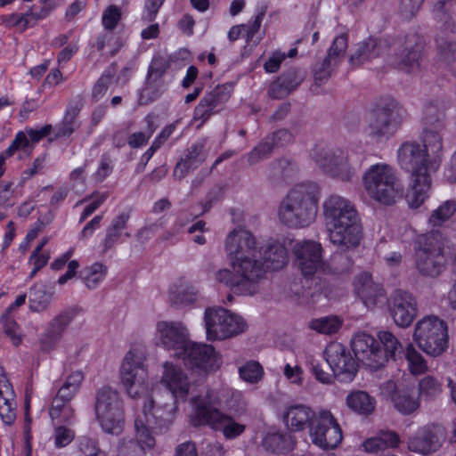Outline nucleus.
Listing matches in <instances>:
<instances>
[{"mask_svg": "<svg viewBox=\"0 0 456 456\" xmlns=\"http://www.w3.org/2000/svg\"><path fill=\"white\" fill-rule=\"evenodd\" d=\"M346 405L354 412L368 416L374 411L376 401L364 391H354L346 399Z\"/></svg>", "mask_w": 456, "mask_h": 456, "instance_id": "obj_36", "label": "nucleus"}, {"mask_svg": "<svg viewBox=\"0 0 456 456\" xmlns=\"http://www.w3.org/2000/svg\"><path fill=\"white\" fill-rule=\"evenodd\" d=\"M444 439L442 427L428 425L419 429L408 439V448L411 452L427 455L436 452Z\"/></svg>", "mask_w": 456, "mask_h": 456, "instance_id": "obj_25", "label": "nucleus"}, {"mask_svg": "<svg viewBox=\"0 0 456 456\" xmlns=\"http://www.w3.org/2000/svg\"><path fill=\"white\" fill-rule=\"evenodd\" d=\"M388 313L396 326L409 327L418 315V302L409 291L395 290L388 299Z\"/></svg>", "mask_w": 456, "mask_h": 456, "instance_id": "obj_16", "label": "nucleus"}, {"mask_svg": "<svg viewBox=\"0 0 456 456\" xmlns=\"http://www.w3.org/2000/svg\"><path fill=\"white\" fill-rule=\"evenodd\" d=\"M5 391L0 389V418L6 426H12L16 420V401L10 384L4 385Z\"/></svg>", "mask_w": 456, "mask_h": 456, "instance_id": "obj_39", "label": "nucleus"}, {"mask_svg": "<svg viewBox=\"0 0 456 456\" xmlns=\"http://www.w3.org/2000/svg\"><path fill=\"white\" fill-rule=\"evenodd\" d=\"M161 384L171 393V399L184 400L188 395L191 382L183 368L171 362H165Z\"/></svg>", "mask_w": 456, "mask_h": 456, "instance_id": "obj_27", "label": "nucleus"}, {"mask_svg": "<svg viewBox=\"0 0 456 456\" xmlns=\"http://www.w3.org/2000/svg\"><path fill=\"white\" fill-rule=\"evenodd\" d=\"M379 342L383 345V355L386 356V362L392 359H401L403 354V347L398 338L388 330H380L378 333Z\"/></svg>", "mask_w": 456, "mask_h": 456, "instance_id": "obj_41", "label": "nucleus"}, {"mask_svg": "<svg viewBox=\"0 0 456 456\" xmlns=\"http://www.w3.org/2000/svg\"><path fill=\"white\" fill-rule=\"evenodd\" d=\"M342 325V322L337 316H326L319 319H314L309 322V327L324 335H332L337 333Z\"/></svg>", "mask_w": 456, "mask_h": 456, "instance_id": "obj_51", "label": "nucleus"}, {"mask_svg": "<svg viewBox=\"0 0 456 456\" xmlns=\"http://www.w3.org/2000/svg\"><path fill=\"white\" fill-rule=\"evenodd\" d=\"M158 338L167 350H172L176 357L184 353V348L189 344V331L180 322H159L157 324Z\"/></svg>", "mask_w": 456, "mask_h": 456, "instance_id": "obj_23", "label": "nucleus"}, {"mask_svg": "<svg viewBox=\"0 0 456 456\" xmlns=\"http://www.w3.org/2000/svg\"><path fill=\"white\" fill-rule=\"evenodd\" d=\"M362 184L370 199L392 205L403 194V185L396 170L387 163L371 165L362 175Z\"/></svg>", "mask_w": 456, "mask_h": 456, "instance_id": "obj_7", "label": "nucleus"}, {"mask_svg": "<svg viewBox=\"0 0 456 456\" xmlns=\"http://www.w3.org/2000/svg\"><path fill=\"white\" fill-rule=\"evenodd\" d=\"M322 251L321 244L314 240H304L295 244L293 248L295 261L305 277L326 272Z\"/></svg>", "mask_w": 456, "mask_h": 456, "instance_id": "obj_17", "label": "nucleus"}, {"mask_svg": "<svg viewBox=\"0 0 456 456\" xmlns=\"http://www.w3.org/2000/svg\"><path fill=\"white\" fill-rule=\"evenodd\" d=\"M395 65L398 69L408 74L420 70L424 43L417 34L408 35L403 41L394 44Z\"/></svg>", "mask_w": 456, "mask_h": 456, "instance_id": "obj_15", "label": "nucleus"}, {"mask_svg": "<svg viewBox=\"0 0 456 456\" xmlns=\"http://www.w3.org/2000/svg\"><path fill=\"white\" fill-rule=\"evenodd\" d=\"M232 271L229 269H221L215 273V279L225 284L234 293L252 296L260 290V283L264 280L249 270L240 273L234 266H231Z\"/></svg>", "mask_w": 456, "mask_h": 456, "instance_id": "obj_21", "label": "nucleus"}, {"mask_svg": "<svg viewBox=\"0 0 456 456\" xmlns=\"http://www.w3.org/2000/svg\"><path fill=\"white\" fill-rule=\"evenodd\" d=\"M49 416L57 423L72 424L75 419V411L71 402L54 396L49 408Z\"/></svg>", "mask_w": 456, "mask_h": 456, "instance_id": "obj_40", "label": "nucleus"}, {"mask_svg": "<svg viewBox=\"0 0 456 456\" xmlns=\"http://www.w3.org/2000/svg\"><path fill=\"white\" fill-rule=\"evenodd\" d=\"M75 316V310L68 309L61 312L49 322L41 338V348L43 351L49 352L56 346Z\"/></svg>", "mask_w": 456, "mask_h": 456, "instance_id": "obj_28", "label": "nucleus"}, {"mask_svg": "<svg viewBox=\"0 0 456 456\" xmlns=\"http://www.w3.org/2000/svg\"><path fill=\"white\" fill-rule=\"evenodd\" d=\"M262 444L265 450L273 453H287L293 450L295 440L289 432H269Z\"/></svg>", "mask_w": 456, "mask_h": 456, "instance_id": "obj_34", "label": "nucleus"}, {"mask_svg": "<svg viewBox=\"0 0 456 456\" xmlns=\"http://www.w3.org/2000/svg\"><path fill=\"white\" fill-rule=\"evenodd\" d=\"M335 67L333 62L326 58L321 63L316 64L313 71L314 85L322 86L326 83L331 77Z\"/></svg>", "mask_w": 456, "mask_h": 456, "instance_id": "obj_59", "label": "nucleus"}, {"mask_svg": "<svg viewBox=\"0 0 456 456\" xmlns=\"http://www.w3.org/2000/svg\"><path fill=\"white\" fill-rule=\"evenodd\" d=\"M198 298V290L191 285H179L169 293L170 302L176 306L193 304Z\"/></svg>", "mask_w": 456, "mask_h": 456, "instance_id": "obj_43", "label": "nucleus"}, {"mask_svg": "<svg viewBox=\"0 0 456 456\" xmlns=\"http://www.w3.org/2000/svg\"><path fill=\"white\" fill-rule=\"evenodd\" d=\"M238 371L240 378L248 384H256L259 382L264 376L263 366L255 360L246 362L239 367Z\"/></svg>", "mask_w": 456, "mask_h": 456, "instance_id": "obj_50", "label": "nucleus"}, {"mask_svg": "<svg viewBox=\"0 0 456 456\" xmlns=\"http://www.w3.org/2000/svg\"><path fill=\"white\" fill-rule=\"evenodd\" d=\"M313 159L327 175L350 182L360 171L364 157L354 150L318 148L314 150Z\"/></svg>", "mask_w": 456, "mask_h": 456, "instance_id": "obj_8", "label": "nucleus"}, {"mask_svg": "<svg viewBox=\"0 0 456 456\" xmlns=\"http://www.w3.org/2000/svg\"><path fill=\"white\" fill-rule=\"evenodd\" d=\"M224 250L230 266H234L240 273L249 270L265 278L263 263L257 258L260 247L250 231L240 226L232 230L224 240Z\"/></svg>", "mask_w": 456, "mask_h": 456, "instance_id": "obj_6", "label": "nucleus"}, {"mask_svg": "<svg viewBox=\"0 0 456 456\" xmlns=\"http://www.w3.org/2000/svg\"><path fill=\"white\" fill-rule=\"evenodd\" d=\"M442 383L433 376L424 377L419 383V395L426 399H434L442 392Z\"/></svg>", "mask_w": 456, "mask_h": 456, "instance_id": "obj_55", "label": "nucleus"}, {"mask_svg": "<svg viewBox=\"0 0 456 456\" xmlns=\"http://www.w3.org/2000/svg\"><path fill=\"white\" fill-rule=\"evenodd\" d=\"M168 68L169 63L165 58L155 56L149 66L147 76L163 79Z\"/></svg>", "mask_w": 456, "mask_h": 456, "instance_id": "obj_63", "label": "nucleus"}, {"mask_svg": "<svg viewBox=\"0 0 456 456\" xmlns=\"http://www.w3.org/2000/svg\"><path fill=\"white\" fill-rule=\"evenodd\" d=\"M347 46L348 38L346 34L336 37L328 51V55L325 58L332 61L333 66H338L342 61Z\"/></svg>", "mask_w": 456, "mask_h": 456, "instance_id": "obj_54", "label": "nucleus"}, {"mask_svg": "<svg viewBox=\"0 0 456 456\" xmlns=\"http://www.w3.org/2000/svg\"><path fill=\"white\" fill-rule=\"evenodd\" d=\"M290 93L281 75L268 87V95L273 99H283Z\"/></svg>", "mask_w": 456, "mask_h": 456, "instance_id": "obj_64", "label": "nucleus"}, {"mask_svg": "<svg viewBox=\"0 0 456 456\" xmlns=\"http://www.w3.org/2000/svg\"><path fill=\"white\" fill-rule=\"evenodd\" d=\"M354 290L368 308L374 307L386 297L383 286L374 281L372 276L368 273H360L355 277Z\"/></svg>", "mask_w": 456, "mask_h": 456, "instance_id": "obj_29", "label": "nucleus"}, {"mask_svg": "<svg viewBox=\"0 0 456 456\" xmlns=\"http://www.w3.org/2000/svg\"><path fill=\"white\" fill-rule=\"evenodd\" d=\"M405 358L412 374L419 375L427 370L428 366L424 358L411 344H409L405 349Z\"/></svg>", "mask_w": 456, "mask_h": 456, "instance_id": "obj_52", "label": "nucleus"}, {"mask_svg": "<svg viewBox=\"0 0 456 456\" xmlns=\"http://www.w3.org/2000/svg\"><path fill=\"white\" fill-rule=\"evenodd\" d=\"M164 80L147 76L145 85L142 90L141 97L149 102L158 99L165 91Z\"/></svg>", "mask_w": 456, "mask_h": 456, "instance_id": "obj_53", "label": "nucleus"}, {"mask_svg": "<svg viewBox=\"0 0 456 456\" xmlns=\"http://www.w3.org/2000/svg\"><path fill=\"white\" fill-rule=\"evenodd\" d=\"M95 414L102 430L111 435H119L124 427L123 405L118 393L110 387L98 390Z\"/></svg>", "mask_w": 456, "mask_h": 456, "instance_id": "obj_12", "label": "nucleus"}, {"mask_svg": "<svg viewBox=\"0 0 456 456\" xmlns=\"http://www.w3.org/2000/svg\"><path fill=\"white\" fill-rule=\"evenodd\" d=\"M142 352L130 350L125 356L121 369V382L128 395L132 398L140 397L147 392L148 371Z\"/></svg>", "mask_w": 456, "mask_h": 456, "instance_id": "obj_14", "label": "nucleus"}, {"mask_svg": "<svg viewBox=\"0 0 456 456\" xmlns=\"http://www.w3.org/2000/svg\"><path fill=\"white\" fill-rule=\"evenodd\" d=\"M320 197L321 188L316 183L296 184L281 203L280 220L292 228L309 226L315 220Z\"/></svg>", "mask_w": 456, "mask_h": 456, "instance_id": "obj_5", "label": "nucleus"}, {"mask_svg": "<svg viewBox=\"0 0 456 456\" xmlns=\"http://www.w3.org/2000/svg\"><path fill=\"white\" fill-rule=\"evenodd\" d=\"M456 211V203L452 200H447L435 209L429 218L428 224L432 231H436L447 222Z\"/></svg>", "mask_w": 456, "mask_h": 456, "instance_id": "obj_44", "label": "nucleus"}, {"mask_svg": "<svg viewBox=\"0 0 456 456\" xmlns=\"http://www.w3.org/2000/svg\"><path fill=\"white\" fill-rule=\"evenodd\" d=\"M445 237L440 231H430L419 236L415 243V265L426 277L435 278L444 269Z\"/></svg>", "mask_w": 456, "mask_h": 456, "instance_id": "obj_10", "label": "nucleus"}, {"mask_svg": "<svg viewBox=\"0 0 456 456\" xmlns=\"http://www.w3.org/2000/svg\"><path fill=\"white\" fill-rule=\"evenodd\" d=\"M395 407L403 414H411L419 408V401L407 390H398L392 397Z\"/></svg>", "mask_w": 456, "mask_h": 456, "instance_id": "obj_49", "label": "nucleus"}, {"mask_svg": "<svg viewBox=\"0 0 456 456\" xmlns=\"http://www.w3.org/2000/svg\"><path fill=\"white\" fill-rule=\"evenodd\" d=\"M207 336L208 339L223 340L243 333L247 322L239 314L223 307H208L204 315Z\"/></svg>", "mask_w": 456, "mask_h": 456, "instance_id": "obj_13", "label": "nucleus"}, {"mask_svg": "<svg viewBox=\"0 0 456 456\" xmlns=\"http://www.w3.org/2000/svg\"><path fill=\"white\" fill-rule=\"evenodd\" d=\"M425 122L427 126L423 130L420 145L430 159L429 165L438 169L443 159V137L440 131L444 126L439 118L434 119L426 116Z\"/></svg>", "mask_w": 456, "mask_h": 456, "instance_id": "obj_24", "label": "nucleus"}, {"mask_svg": "<svg viewBox=\"0 0 456 456\" xmlns=\"http://www.w3.org/2000/svg\"><path fill=\"white\" fill-rule=\"evenodd\" d=\"M116 72L117 66L115 63H112L103 71L101 77L96 80L92 89V99L94 102L100 101L105 95Z\"/></svg>", "mask_w": 456, "mask_h": 456, "instance_id": "obj_46", "label": "nucleus"}, {"mask_svg": "<svg viewBox=\"0 0 456 456\" xmlns=\"http://www.w3.org/2000/svg\"><path fill=\"white\" fill-rule=\"evenodd\" d=\"M109 194L108 192L103 193H94L91 196L86 197L82 200L78 201L77 205L84 203L90 199H94V201L89 204L81 214L79 218V223L84 222L89 216H91L100 206L107 200Z\"/></svg>", "mask_w": 456, "mask_h": 456, "instance_id": "obj_61", "label": "nucleus"}, {"mask_svg": "<svg viewBox=\"0 0 456 456\" xmlns=\"http://www.w3.org/2000/svg\"><path fill=\"white\" fill-rule=\"evenodd\" d=\"M130 219L129 212H122L113 217L110 225L106 229V235L102 241V252L106 253L112 249L123 234V231L127 227Z\"/></svg>", "mask_w": 456, "mask_h": 456, "instance_id": "obj_33", "label": "nucleus"}, {"mask_svg": "<svg viewBox=\"0 0 456 456\" xmlns=\"http://www.w3.org/2000/svg\"><path fill=\"white\" fill-rule=\"evenodd\" d=\"M245 428V425L237 422L231 416L222 413L214 429L222 431L227 439H234L240 436Z\"/></svg>", "mask_w": 456, "mask_h": 456, "instance_id": "obj_45", "label": "nucleus"}, {"mask_svg": "<svg viewBox=\"0 0 456 456\" xmlns=\"http://www.w3.org/2000/svg\"><path fill=\"white\" fill-rule=\"evenodd\" d=\"M282 418L289 431L300 432L308 428L311 442L322 450L334 449L342 442V429L327 409L314 411L306 404H290L284 408Z\"/></svg>", "mask_w": 456, "mask_h": 456, "instance_id": "obj_1", "label": "nucleus"}, {"mask_svg": "<svg viewBox=\"0 0 456 456\" xmlns=\"http://www.w3.org/2000/svg\"><path fill=\"white\" fill-rule=\"evenodd\" d=\"M352 350L357 361L371 370H377L386 363V356L378 341L370 334L358 332L351 340Z\"/></svg>", "mask_w": 456, "mask_h": 456, "instance_id": "obj_19", "label": "nucleus"}, {"mask_svg": "<svg viewBox=\"0 0 456 456\" xmlns=\"http://www.w3.org/2000/svg\"><path fill=\"white\" fill-rule=\"evenodd\" d=\"M178 358L191 369L204 371L216 370L220 366V359L211 345L190 341Z\"/></svg>", "mask_w": 456, "mask_h": 456, "instance_id": "obj_22", "label": "nucleus"}, {"mask_svg": "<svg viewBox=\"0 0 456 456\" xmlns=\"http://www.w3.org/2000/svg\"><path fill=\"white\" fill-rule=\"evenodd\" d=\"M272 145L265 138L256 146H255L250 152L247 155V160L249 166H254L260 161L269 158L273 151Z\"/></svg>", "mask_w": 456, "mask_h": 456, "instance_id": "obj_57", "label": "nucleus"}, {"mask_svg": "<svg viewBox=\"0 0 456 456\" xmlns=\"http://www.w3.org/2000/svg\"><path fill=\"white\" fill-rule=\"evenodd\" d=\"M430 159L417 142H405L397 150L400 167L410 173V187L406 200L411 208H419L428 198L431 188V175L436 167L429 165Z\"/></svg>", "mask_w": 456, "mask_h": 456, "instance_id": "obj_4", "label": "nucleus"}, {"mask_svg": "<svg viewBox=\"0 0 456 456\" xmlns=\"http://www.w3.org/2000/svg\"><path fill=\"white\" fill-rule=\"evenodd\" d=\"M220 404L221 399L215 391H208L204 396L193 398L191 424L194 427L208 426L214 429L223 413L217 409Z\"/></svg>", "mask_w": 456, "mask_h": 456, "instance_id": "obj_18", "label": "nucleus"}, {"mask_svg": "<svg viewBox=\"0 0 456 456\" xmlns=\"http://www.w3.org/2000/svg\"><path fill=\"white\" fill-rule=\"evenodd\" d=\"M232 89V86L229 84L217 86L200 99L193 111V119L200 121L198 127H200L214 113L216 112V108L229 100Z\"/></svg>", "mask_w": 456, "mask_h": 456, "instance_id": "obj_26", "label": "nucleus"}, {"mask_svg": "<svg viewBox=\"0 0 456 456\" xmlns=\"http://www.w3.org/2000/svg\"><path fill=\"white\" fill-rule=\"evenodd\" d=\"M206 140L201 139L191 144L184 156L177 162L173 175L178 180L184 178L191 171L197 169L207 158L205 151Z\"/></svg>", "mask_w": 456, "mask_h": 456, "instance_id": "obj_30", "label": "nucleus"}, {"mask_svg": "<svg viewBox=\"0 0 456 456\" xmlns=\"http://www.w3.org/2000/svg\"><path fill=\"white\" fill-rule=\"evenodd\" d=\"M83 380L84 374L82 371H73L58 389L55 397L71 402L78 392Z\"/></svg>", "mask_w": 456, "mask_h": 456, "instance_id": "obj_42", "label": "nucleus"}, {"mask_svg": "<svg viewBox=\"0 0 456 456\" xmlns=\"http://www.w3.org/2000/svg\"><path fill=\"white\" fill-rule=\"evenodd\" d=\"M323 216L330 242L341 250L356 248L362 239V224L349 199L331 194L323 201Z\"/></svg>", "mask_w": 456, "mask_h": 456, "instance_id": "obj_2", "label": "nucleus"}, {"mask_svg": "<svg viewBox=\"0 0 456 456\" xmlns=\"http://www.w3.org/2000/svg\"><path fill=\"white\" fill-rule=\"evenodd\" d=\"M175 411L174 401L160 405L156 404L155 398H146L142 406V414L138 415L134 420L137 442L132 439H122L118 446V456H135L146 449L153 448L155 438L151 432L156 434L166 432L173 423Z\"/></svg>", "mask_w": 456, "mask_h": 456, "instance_id": "obj_3", "label": "nucleus"}, {"mask_svg": "<svg viewBox=\"0 0 456 456\" xmlns=\"http://www.w3.org/2000/svg\"><path fill=\"white\" fill-rule=\"evenodd\" d=\"M80 102H70L66 109L62 121L55 127V137H69L78 127L77 116L81 110Z\"/></svg>", "mask_w": 456, "mask_h": 456, "instance_id": "obj_35", "label": "nucleus"}, {"mask_svg": "<svg viewBox=\"0 0 456 456\" xmlns=\"http://www.w3.org/2000/svg\"><path fill=\"white\" fill-rule=\"evenodd\" d=\"M387 42L383 39L369 37L359 43L350 57L353 65L359 66L377 57L383 56L387 49Z\"/></svg>", "mask_w": 456, "mask_h": 456, "instance_id": "obj_31", "label": "nucleus"}, {"mask_svg": "<svg viewBox=\"0 0 456 456\" xmlns=\"http://www.w3.org/2000/svg\"><path fill=\"white\" fill-rule=\"evenodd\" d=\"M400 443V438L395 432L382 431L379 436L365 440L362 444L364 451L376 453L387 448H395Z\"/></svg>", "mask_w": 456, "mask_h": 456, "instance_id": "obj_38", "label": "nucleus"}, {"mask_svg": "<svg viewBox=\"0 0 456 456\" xmlns=\"http://www.w3.org/2000/svg\"><path fill=\"white\" fill-rule=\"evenodd\" d=\"M413 339L427 354L438 356L448 346L447 325L436 316H426L416 323Z\"/></svg>", "mask_w": 456, "mask_h": 456, "instance_id": "obj_11", "label": "nucleus"}, {"mask_svg": "<svg viewBox=\"0 0 456 456\" xmlns=\"http://www.w3.org/2000/svg\"><path fill=\"white\" fill-rule=\"evenodd\" d=\"M1 322L3 323L4 333L11 338L12 343L18 346L21 343L22 338L17 322L7 315L1 317Z\"/></svg>", "mask_w": 456, "mask_h": 456, "instance_id": "obj_60", "label": "nucleus"}, {"mask_svg": "<svg viewBox=\"0 0 456 456\" xmlns=\"http://www.w3.org/2000/svg\"><path fill=\"white\" fill-rule=\"evenodd\" d=\"M107 267L102 263H94L81 272V277L86 286L90 289H95L105 278Z\"/></svg>", "mask_w": 456, "mask_h": 456, "instance_id": "obj_47", "label": "nucleus"}, {"mask_svg": "<svg viewBox=\"0 0 456 456\" xmlns=\"http://www.w3.org/2000/svg\"><path fill=\"white\" fill-rule=\"evenodd\" d=\"M405 114L395 99H382L369 114L365 134L374 142L387 140L399 129Z\"/></svg>", "mask_w": 456, "mask_h": 456, "instance_id": "obj_9", "label": "nucleus"}, {"mask_svg": "<svg viewBox=\"0 0 456 456\" xmlns=\"http://www.w3.org/2000/svg\"><path fill=\"white\" fill-rule=\"evenodd\" d=\"M121 20V11L116 5L109 6L102 14V25L105 29L112 30Z\"/></svg>", "mask_w": 456, "mask_h": 456, "instance_id": "obj_62", "label": "nucleus"}, {"mask_svg": "<svg viewBox=\"0 0 456 456\" xmlns=\"http://www.w3.org/2000/svg\"><path fill=\"white\" fill-rule=\"evenodd\" d=\"M53 291L45 284H34L29 289L28 303L33 312L45 311L50 305Z\"/></svg>", "mask_w": 456, "mask_h": 456, "instance_id": "obj_37", "label": "nucleus"}, {"mask_svg": "<svg viewBox=\"0 0 456 456\" xmlns=\"http://www.w3.org/2000/svg\"><path fill=\"white\" fill-rule=\"evenodd\" d=\"M34 145L32 144L28 135L24 132H19L10 146L6 149L5 154L11 157L18 150H22L27 154H30L33 151Z\"/></svg>", "mask_w": 456, "mask_h": 456, "instance_id": "obj_58", "label": "nucleus"}, {"mask_svg": "<svg viewBox=\"0 0 456 456\" xmlns=\"http://www.w3.org/2000/svg\"><path fill=\"white\" fill-rule=\"evenodd\" d=\"M144 121L146 123L144 131L133 133L128 137L127 142L131 148L136 149L145 145L156 131L157 126L155 125L153 115L148 114L144 118Z\"/></svg>", "mask_w": 456, "mask_h": 456, "instance_id": "obj_48", "label": "nucleus"}, {"mask_svg": "<svg viewBox=\"0 0 456 456\" xmlns=\"http://www.w3.org/2000/svg\"><path fill=\"white\" fill-rule=\"evenodd\" d=\"M281 77H282L286 86L289 87V89L292 93L305 80V78L306 77V72L303 69L297 68V67H291V68L288 69L287 70L283 71L281 74Z\"/></svg>", "mask_w": 456, "mask_h": 456, "instance_id": "obj_56", "label": "nucleus"}, {"mask_svg": "<svg viewBox=\"0 0 456 456\" xmlns=\"http://www.w3.org/2000/svg\"><path fill=\"white\" fill-rule=\"evenodd\" d=\"M326 361L341 381H351L357 372L356 360L351 355L345 346L340 343H330L324 352Z\"/></svg>", "mask_w": 456, "mask_h": 456, "instance_id": "obj_20", "label": "nucleus"}, {"mask_svg": "<svg viewBox=\"0 0 456 456\" xmlns=\"http://www.w3.org/2000/svg\"><path fill=\"white\" fill-rule=\"evenodd\" d=\"M257 258L263 263L265 273L266 269L277 271L283 268L288 261V251L278 242L267 243L260 247Z\"/></svg>", "mask_w": 456, "mask_h": 456, "instance_id": "obj_32", "label": "nucleus"}]
</instances>
